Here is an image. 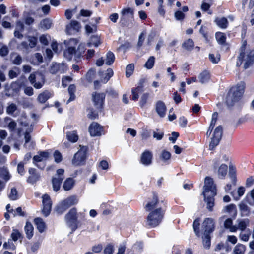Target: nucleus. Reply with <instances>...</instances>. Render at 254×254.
<instances>
[{"label": "nucleus", "instance_id": "6e6552de", "mask_svg": "<svg viewBox=\"0 0 254 254\" xmlns=\"http://www.w3.org/2000/svg\"><path fill=\"white\" fill-rule=\"evenodd\" d=\"M80 150L75 154L72 159V164L75 166H80L84 164L86 153L88 150L87 146L80 145Z\"/></svg>", "mask_w": 254, "mask_h": 254}, {"label": "nucleus", "instance_id": "2f4dec72", "mask_svg": "<svg viewBox=\"0 0 254 254\" xmlns=\"http://www.w3.org/2000/svg\"><path fill=\"white\" fill-rule=\"evenodd\" d=\"M75 181L72 178H67L64 183L63 188L65 190H71L74 186Z\"/></svg>", "mask_w": 254, "mask_h": 254}, {"label": "nucleus", "instance_id": "3c124183", "mask_svg": "<svg viewBox=\"0 0 254 254\" xmlns=\"http://www.w3.org/2000/svg\"><path fill=\"white\" fill-rule=\"evenodd\" d=\"M8 197L11 200H15L18 198V192L15 188H11Z\"/></svg>", "mask_w": 254, "mask_h": 254}, {"label": "nucleus", "instance_id": "cd10ccee", "mask_svg": "<svg viewBox=\"0 0 254 254\" xmlns=\"http://www.w3.org/2000/svg\"><path fill=\"white\" fill-rule=\"evenodd\" d=\"M215 22L218 26L222 29H226L228 25V21L225 17H217Z\"/></svg>", "mask_w": 254, "mask_h": 254}, {"label": "nucleus", "instance_id": "ddd939ff", "mask_svg": "<svg viewBox=\"0 0 254 254\" xmlns=\"http://www.w3.org/2000/svg\"><path fill=\"white\" fill-rule=\"evenodd\" d=\"M223 133V129L221 126H218L215 129L213 136L209 144V149L213 150L217 145H218L220 140L221 139Z\"/></svg>", "mask_w": 254, "mask_h": 254}, {"label": "nucleus", "instance_id": "9d476101", "mask_svg": "<svg viewBox=\"0 0 254 254\" xmlns=\"http://www.w3.org/2000/svg\"><path fill=\"white\" fill-rule=\"evenodd\" d=\"M64 169H59L57 170L56 175L52 178V187L56 192L60 190L62 182L64 179Z\"/></svg>", "mask_w": 254, "mask_h": 254}, {"label": "nucleus", "instance_id": "79ce46f5", "mask_svg": "<svg viewBox=\"0 0 254 254\" xmlns=\"http://www.w3.org/2000/svg\"><path fill=\"white\" fill-rule=\"evenodd\" d=\"M101 42L99 40V38L97 36H93L91 38L90 42L87 43L88 47H91L92 46L95 47H97L100 44Z\"/></svg>", "mask_w": 254, "mask_h": 254}, {"label": "nucleus", "instance_id": "0e129e2a", "mask_svg": "<svg viewBox=\"0 0 254 254\" xmlns=\"http://www.w3.org/2000/svg\"><path fill=\"white\" fill-rule=\"evenodd\" d=\"M29 45L30 48H34L36 46L37 42V39L33 36H29L28 37Z\"/></svg>", "mask_w": 254, "mask_h": 254}, {"label": "nucleus", "instance_id": "c756f323", "mask_svg": "<svg viewBox=\"0 0 254 254\" xmlns=\"http://www.w3.org/2000/svg\"><path fill=\"white\" fill-rule=\"evenodd\" d=\"M198 78L200 82L202 84L208 82L210 79V73L208 71L204 70L200 73Z\"/></svg>", "mask_w": 254, "mask_h": 254}, {"label": "nucleus", "instance_id": "69168bd1", "mask_svg": "<svg viewBox=\"0 0 254 254\" xmlns=\"http://www.w3.org/2000/svg\"><path fill=\"white\" fill-rule=\"evenodd\" d=\"M72 78L69 76H64L62 79V85L64 88L66 87L69 82H71Z\"/></svg>", "mask_w": 254, "mask_h": 254}, {"label": "nucleus", "instance_id": "052dcab7", "mask_svg": "<svg viewBox=\"0 0 254 254\" xmlns=\"http://www.w3.org/2000/svg\"><path fill=\"white\" fill-rule=\"evenodd\" d=\"M3 246L6 249L14 250L15 249V246L11 239H9L7 242H5Z\"/></svg>", "mask_w": 254, "mask_h": 254}, {"label": "nucleus", "instance_id": "aec40b11", "mask_svg": "<svg viewBox=\"0 0 254 254\" xmlns=\"http://www.w3.org/2000/svg\"><path fill=\"white\" fill-rule=\"evenodd\" d=\"M80 24L76 20H71L70 23L66 25V32L68 34H72L77 32L80 28Z\"/></svg>", "mask_w": 254, "mask_h": 254}, {"label": "nucleus", "instance_id": "c03bdc74", "mask_svg": "<svg viewBox=\"0 0 254 254\" xmlns=\"http://www.w3.org/2000/svg\"><path fill=\"white\" fill-rule=\"evenodd\" d=\"M85 47L80 45L77 50H76V61H78L81 59V57L83 56L85 52Z\"/></svg>", "mask_w": 254, "mask_h": 254}, {"label": "nucleus", "instance_id": "c9c22d12", "mask_svg": "<svg viewBox=\"0 0 254 254\" xmlns=\"http://www.w3.org/2000/svg\"><path fill=\"white\" fill-rule=\"evenodd\" d=\"M68 93L70 95L69 99L67 100L66 104H68L70 102L73 101L75 98L74 93L76 91V87L74 84L70 85L68 87Z\"/></svg>", "mask_w": 254, "mask_h": 254}, {"label": "nucleus", "instance_id": "37998d69", "mask_svg": "<svg viewBox=\"0 0 254 254\" xmlns=\"http://www.w3.org/2000/svg\"><path fill=\"white\" fill-rule=\"evenodd\" d=\"M229 175L231 179L232 182L234 185H235L237 181L236 170L235 168H234L232 166H229Z\"/></svg>", "mask_w": 254, "mask_h": 254}, {"label": "nucleus", "instance_id": "e433bc0d", "mask_svg": "<svg viewBox=\"0 0 254 254\" xmlns=\"http://www.w3.org/2000/svg\"><path fill=\"white\" fill-rule=\"evenodd\" d=\"M32 128H30V129H28L26 130L25 134H24V138H25V143L24 146L26 148H28V149H30V148H33V146H30L28 145V143L31 140V135L30 134V132L32 131Z\"/></svg>", "mask_w": 254, "mask_h": 254}, {"label": "nucleus", "instance_id": "c85d7f7f", "mask_svg": "<svg viewBox=\"0 0 254 254\" xmlns=\"http://www.w3.org/2000/svg\"><path fill=\"white\" fill-rule=\"evenodd\" d=\"M228 166L226 164H222L218 168V175L220 178L224 179L227 173Z\"/></svg>", "mask_w": 254, "mask_h": 254}, {"label": "nucleus", "instance_id": "680f3d73", "mask_svg": "<svg viewBox=\"0 0 254 254\" xmlns=\"http://www.w3.org/2000/svg\"><path fill=\"white\" fill-rule=\"evenodd\" d=\"M143 247V243L141 242H137L133 246L132 249L134 251L140 252L141 251Z\"/></svg>", "mask_w": 254, "mask_h": 254}, {"label": "nucleus", "instance_id": "a18cd8bd", "mask_svg": "<svg viewBox=\"0 0 254 254\" xmlns=\"http://www.w3.org/2000/svg\"><path fill=\"white\" fill-rule=\"evenodd\" d=\"M224 211L232 214L235 216L237 214L236 207L235 204H231L229 205L226 206L224 209Z\"/></svg>", "mask_w": 254, "mask_h": 254}, {"label": "nucleus", "instance_id": "412c9836", "mask_svg": "<svg viewBox=\"0 0 254 254\" xmlns=\"http://www.w3.org/2000/svg\"><path fill=\"white\" fill-rule=\"evenodd\" d=\"M166 106L164 103L161 101L157 102L156 111L160 117H164L166 114Z\"/></svg>", "mask_w": 254, "mask_h": 254}, {"label": "nucleus", "instance_id": "2eb2a0df", "mask_svg": "<svg viewBox=\"0 0 254 254\" xmlns=\"http://www.w3.org/2000/svg\"><path fill=\"white\" fill-rule=\"evenodd\" d=\"M67 70V66L64 63H54L50 66L49 71L53 74L63 73Z\"/></svg>", "mask_w": 254, "mask_h": 254}, {"label": "nucleus", "instance_id": "423d86ee", "mask_svg": "<svg viewBox=\"0 0 254 254\" xmlns=\"http://www.w3.org/2000/svg\"><path fill=\"white\" fill-rule=\"evenodd\" d=\"M134 20L133 9L128 7L124 8L121 11L120 17L121 24L123 26H128L130 23H132Z\"/></svg>", "mask_w": 254, "mask_h": 254}, {"label": "nucleus", "instance_id": "5fc2aeb1", "mask_svg": "<svg viewBox=\"0 0 254 254\" xmlns=\"http://www.w3.org/2000/svg\"><path fill=\"white\" fill-rule=\"evenodd\" d=\"M248 232H241L239 234L240 239L245 242H247L249 241L250 236V229H248Z\"/></svg>", "mask_w": 254, "mask_h": 254}, {"label": "nucleus", "instance_id": "6ab92c4d", "mask_svg": "<svg viewBox=\"0 0 254 254\" xmlns=\"http://www.w3.org/2000/svg\"><path fill=\"white\" fill-rule=\"evenodd\" d=\"M28 172L30 176L28 177L27 180L28 183L34 184L40 180V174L37 172L35 168H30Z\"/></svg>", "mask_w": 254, "mask_h": 254}, {"label": "nucleus", "instance_id": "4468645a", "mask_svg": "<svg viewBox=\"0 0 254 254\" xmlns=\"http://www.w3.org/2000/svg\"><path fill=\"white\" fill-rule=\"evenodd\" d=\"M43 209L42 213L45 216H47L49 215L51 212L52 207V201L50 196L48 194H44L43 197Z\"/></svg>", "mask_w": 254, "mask_h": 254}, {"label": "nucleus", "instance_id": "7c9ffc66", "mask_svg": "<svg viewBox=\"0 0 254 254\" xmlns=\"http://www.w3.org/2000/svg\"><path fill=\"white\" fill-rule=\"evenodd\" d=\"M34 222L39 232H43L45 229L46 226L43 219L40 218H35Z\"/></svg>", "mask_w": 254, "mask_h": 254}, {"label": "nucleus", "instance_id": "b1692460", "mask_svg": "<svg viewBox=\"0 0 254 254\" xmlns=\"http://www.w3.org/2000/svg\"><path fill=\"white\" fill-rule=\"evenodd\" d=\"M52 96V94L50 92L45 90L38 95L37 100L41 103H45Z\"/></svg>", "mask_w": 254, "mask_h": 254}, {"label": "nucleus", "instance_id": "a211bd4d", "mask_svg": "<svg viewBox=\"0 0 254 254\" xmlns=\"http://www.w3.org/2000/svg\"><path fill=\"white\" fill-rule=\"evenodd\" d=\"M102 129V127L96 122H93L89 127V132L92 136H100Z\"/></svg>", "mask_w": 254, "mask_h": 254}, {"label": "nucleus", "instance_id": "5701e85b", "mask_svg": "<svg viewBox=\"0 0 254 254\" xmlns=\"http://www.w3.org/2000/svg\"><path fill=\"white\" fill-rule=\"evenodd\" d=\"M143 81H140L139 83L138 86L135 88H132L131 93L132 95V99L134 101H136L138 99V93L143 91Z\"/></svg>", "mask_w": 254, "mask_h": 254}, {"label": "nucleus", "instance_id": "a878e982", "mask_svg": "<svg viewBox=\"0 0 254 254\" xmlns=\"http://www.w3.org/2000/svg\"><path fill=\"white\" fill-rule=\"evenodd\" d=\"M239 207L241 216H248L250 214V208L245 203L241 202L239 204Z\"/></svg>", "mask_w": 254, "mask_h": 254}, {"label": "nucleus", "instance_id": "f704fd0d", "mask_svg": "<svg viewBox=\"0 0 254 254\" xmlns=\"http://www.w3.org/2000/svg\"><path fill=\"white\" fill-rule=\"evenodd\" d=\"M115 55L113 52L109 51L106 55V58L104 60L105 64L108 65H111L115 61Z\"/></svg>", "mask_w": 254, "mask_h": 254}, {"label": "nucleus", "instance_id": "603ef678", "mask_svg": "<svg viewBox=\"0 0 254 254\" xmlns=\"http://www.w3.org/2000/svg\"><path fill=\"white\" fill-rule=\"evenodd\" d=\"M113 70L111 68H108L106 71V73L105 74V77L102 80V82L104 83H107L113 75Z\"/></svg>", "mask_w": 254, "mask_h": 254}, {"label": "nucleus", "instance_id": "864d4df0", "mask_svg": "<svg viewBox=\"0 0 254 254\" xmlns=\"http://www.w3.org/2000/svg\"><path fill=\"white\" fill-rule=\"evenodd\" d=\"M199 226V219H196L193 222V228L196 235L198 237L200 236Z\"/></svg>", "mask_w": 254, "mask_h": 254}, {"label": "nucleus", "instance_id": "e2e57ef3", "mask_svg": "<svg viewBox=\"0 0 254 254\" xmlns=\"http://www.w3.org/2000/svg\"><path fill=\"white\" fill-rule=\"evenodd\" d=\"M245 191V189L244 188V187H239L238 190H237V193H238V196H233L234 199L235 200H239L240 198L244 195Z\"/></svg>", "mask_w": 254, "mask_h": 254}, {"label": "nucleus", "instance_id": "774afa93", "mask_svg": "<svg viewBox=\"0 0 254 254\" xmlns=\"http://www.w3.org/2000/svg\"><path fill=\"white\" fill-rule=\"evenodd\" d=\"M174 16L177 20H182L185 18V14L182 11L180 10L176 11L175 12Z\"/></svg>", "mask_w": 254, "mask_h": 254}, {"label": "nucleus", "instance_id": "473e14b6", "mask_svg": "<svg viewBox=\"0 0 254 254\" xmlns=\"http://www.w3.org/2000/svg\"><path fill=\"white\" fill-rule=\"evenodd\" d=\"M26 237L28 239H30L33 236V227L30 222H27L24 228Z\"/></svg>", "mask_w": 254, "mask_h": 254}, {"label": "nucleus", "instance_id": "7ed1b4c3", "mask_svg": "<svg viewBox=\"0 0 254 254\" xmlns=\"http://www.w3.org/2000/svg\"><path fill=\"white\" fill-rule=\"evenodd\" d=\"M245 88L243 82L238 83L236 86L232 87L228 92L226 97V104L228 106H233L239 101L243 95Z\"/></svg>", "mask_w": 254, "mask_h": 254}, {"label": "nucleus", "instance_id": "4be33fe9", "mask_svg": "<svg viewBox=\"0 0 254 254\" xmlns=\"http://www.w3.org/2000/svg\"><path fill=\"white\" fill-rule=\"evenodd\" d=\"M237 225L236 226V231L240 230L244 231L250 224V220L246 218L243 219H238L237 220Z\"/></svg>", "mask_w": 254, "mask_h": 254}, {"label": "nucleus", "instance_id": "58836bf2", "mask_svg": "<svg viewBox=\"0 0 254 254\" xmlns=\"http://www.w3.org/2000/svg\"><path fill=\"white\" fill-rule=\"evenodd\" d=\"M182 46L188 51H191L194 46V44L191 39H188L183 43Z\"/></svg>", "mask_w": 254, "mask_h": 254}, {"label": "nucleus", "instance_id": "0eeeda50", "mask_svg": "<svg viewBox=\"0 0 254 254\" xmlns=\"http://www.w3.org/2000/svg\"><path fill=\"white\" fill-rule=\"evenodd\" d=\"M77 43L78 40L74 38L70 39L66 42L67 48L64 51V56L68 61H70L73 56L76 60L75 46Z\"/></svg>", "mask_w": 254, "mask_h": 254}, {"label": "nucleus", "instance_id": "f03ea898", "mask_svg": "<svg viewBox=\"0 0 254 254\" xmlns=\"http://www.w3.org/2000/svg\"><path fill=\"white\" fill-rule=\"evenodd\" d=\"M216 194V188L214 185L213 179L209 177H206L204 181L203 195L204 200L207 203V208L210 211L212 210L214 205V196Z\"/></svg>", "mask_w": 254, "mask_h": 254}, {"label": "nucleus", "instance_id": "ea45409f", "mask_svg": "<svg viewBox=\"0 0 254 254\" xmlns=\"http://www.w3.org/2000/svg\"><path fill=\"white\" fill-rule=\"evenodd\" d=\"M246 251V246L242 244H238L234 249V254H244Z\"/></svg>", "mask_w": 254, "mask_h": 254}, {"label": "nucleus", "instance_id": "4c0bfd02", "mask_svg": "<svg viewBox=\"0 0 254 254\" xmlns=\"http://www.w3.org/2000/svg\"><path fill=\"white\" fill-rule=\"evenodd\" d=\"M41 28L44 30L50 29L52 26V20L49 18L43 19L40 23Z\"/></svg>", "mask_w": 254, "mask_h": 254}, {"label": "nucleus", "instance_id": "a19ab883", "mask_svg": "<svg viewBox=\"0 0 254 254\" xmlns=\"http://www.w3.org/2000/svg\"><path fill=\"white\" fill-rule=\"evenodd\" d=\"M215 37L218 43L220 44H224L226 42V35L221 32H217L215 34Z\"/></svg>", "mask_w": 254, "mask_h": 254}, {"label": "nucleus", "instance_id": "49530a36", "mask_svg": "<svg viewBox=\"0 0 254 254\" xmlns=\"http://www.w3.org/2000/svg\"><path fill=\"white\" fill-rule=\"evenodd\" d=\"M12 62L14 64L20 65L22 62V57L17 54H13L11 56Z\"/></svg>", "mask_w": 254, "mask_h": 254}, {"label": "nucleus", "instance_id": "9b49d317", "mask_svg": "<svg viewBox=\"0 0 254 254\" xmlns=\"http://www.w3.org/2000/svg\"><path fill=\"white\" fill-rule=\"evenodd\" d=\"M78 203V199L75 196H71L64 200L58 207L57 211L62 213L67 208Z\"/></svg>", "mask_w": 254, "mask_h": 254}, {"label": "nucleus", "instance_id": "f257e3e1", "mask_svg": "<svg viewBox=\"0 0 254 254\" xmlns=\"http://www.w3.org/2000/svg\"><path fill=\"white\" fill-rule=\"evenodd\" d=\"M167 208V203L159 201L156 194H153L152 199L149 200L144 206L146 211L149 212L146 224L150 228L158 226L162 221Z\"/></svg>", "mask_w": 254, "mask_h": 254}, {"label": "nucleus", "instance_id": "39448f33", "mask_svg": "<svg viewBox=\"0 0 254 254\" xmlns=\"http://www.w3.org/2000/svg\"><path fill=\"white\" fill-rule=\"evenodd\" d=\"M77 212L75 208H73L65 216V220L67 226L71 229V233L78 228Z\"/></svg>", "mask_w": 254, "mask_h": 254}, {"label": "nucleus", "instance_id": "bf43d9fd", "mask_svg": "<svg viewBox=\"0 0 254 254\" xmlns=\"http://www.w3.org/2000/svg\"><path fill=\"white\" fill-rule=\"evenodd\" d=\"M134 66L133 64H131L127 65L126 67V76L127 77H130L133 72Z\"/></svg>", "mask_w": 254, "mask_h": 254}, {"label": "nucleus", "instance_id": "dca6fc26", "mask_svg": "<svg viewBox=\"0 0 254 254\" xmlns=\"http://www.w3.org/2000/svg\"><path fill=\"white\" fill-rule=\"evenodd\" d=\"M202 228L204 231V234L209 235L214 229V222L210 218H206L203 221Z\"/></svg>", "mask_w": 254, "mask_h": 254}, {"label": "nucleus", "instance_id": "1a4fd4ad", "mask_svg": "<svg viewBox=\"0 0 254 254\" xmlns=\"http://www.w3.org/2000/svg\"><path fill=\"white\" fill-rule=\"evenodd\" d=\"M28 79L36 89L41 88L45 81L44 75L39 72L31 73L29 76Z\"/></svg>", "mask_w": 254, "mask_h": 254}, {"label": "nucleus", "instance_id": "338daca9", "mask_svg": "<svg viewBox=\"0 0 254 254\" xmlns=\"http://www.w3.org/2000/svg\"><path fill=\"white\" fill-rule=\"evenodd\" d=\"M85 30L88 34L93 33L96 31V26L95 24H93L92 26L86 25L85 26Z\"/></svg>", "mask_w": 254, "mask_h": 254}, {"label": "nucleus", "instance_id": "de8ad7c7", "mask_svg": "<svg viewBox=\"0 0 254 254\" xmlns=\"http://www.w3.org/2000/svg\"><path fill=\"white\" fill-rule=\"evenodd\" d=\"M17 109V106L14 103H9L6 108V113L8 115H13L14 112Z\"/></svg>", "mask_w": 254, "mask_h": 254}, {"label": "nucleus", "instance_id": "8fccbe9b", "mask_svg": "<svg viewBox=\"0 0 254 254\" xmlns=\"http://www.w3.org/2000/svg\"><path fill=\"white\" fill-rule=\"evenodd\" d=\"M11 238L14 241H16L18 239H22L23 238L21 233L17 230L13 229L11 234Z\"/></svg>", "mask_w": 254, "mask_h": 254}, {"label": "nucleus", "instance_id": "bb28decb", "mask_svg": "<svg viewBox=\"0 0 254 254\" xmlns=\"http://www.w3.org/2000/svg\"><path fill=\"white\" fill-rule=\"evenodd\" d=\"M66 137L68 141L72 143H75L78 140V135L76 131L66 132Z\"/></svg>", "mask_w": 254, "mask_h": 254}, {"label": "nucleus", "instance_id": "20e7f679", "mask_svg": "<svg viewBox=\"0 0 254 254\" xmlns=\"http://www.w3.org/2000/svg\"><path fill=\"white\" fill-rule=\"evenodd\" d=\"M244 50L245 46L243 45L241 48L240 53L238 57L236 65L240 66L243 62H245L244 68L247 69L254 61V50L250 51L249 53H247V54L245 53Z\"/></svg>", "mask_w": 254, "mask_h": 254}, {"label": "nucleus", "instance_id": "f8f14e48", "mask_svg": "<svg viewBox=\"0 0 254 254\" xmlns=\"http://www.w3.org/2000/svg\"><path fill=\"white\" fill-rule=\"evenodd\" d=\"M106 95L104 93L93 92L92 100L95 108L99 111H102L104 108V101Z\"/></svg>", "mask_w": 254, "mask_h": 254}, {"label": "nucleus", "instance_id": "09e8293b", "mask_svg": "<svg viewBox=\"0 0 254 254\" xmlns=\"http://www.w3.org/2000/svg\"><path fill=\"white\" fill-rule=\"evenodd\" d=\"M5 122H7L8 121H10V122L8 124V127L10 131H13L15 130V128L17 126V123L10 118L6 117L5 119Z\"/></svg>", "mask_w": 254, "mask_h": 254}, {"label": "nucleus", "instance_id": "4d7b16f0", "mask_svg": "<svg viewBox=\"0 0 254 254\" xmlns=\"http://www.w3.org/2000/svg\"><path fill=\"white\" fill-rule=\"evenodd\" d=\"M154 62L155 57L154 56L150 57L145 64V67L147 69H151L154 66Z\"/></svg>", "mask_w": 254, "mask_h": 254}, {"label": "nucleus", "instance_id": "f3484780", "mask_svg": "<svg viewBox=\"0 0 254 254\" xmlns=\"http://www.w3.org/2000/svg\"><path fill=\"white\" fill-rule=\"evenodd\" d=\"M153 154L151 151L146 150L141 155L140 162L145 166H149L152 163Z\"/></svg>", "mask_w": 254, "mask_h": 254}, {"label": "nucleus", "instance_id": "72a5a7b5", "mask_svg": "<svg viewBox=\"0 0 254 254\" xmlns=\"http://www.w3.org/2000/svg\"><path fill=\"white\" fill-rule=\"evenodd\" d=\"M224 226L226 229H229L231 232H236V226L233 225V221L231 218L227 219L224 221Z\"/></svg>", "mask_w": 254, "mask_h": 254}, {"label": "nucleus", "instance_id": "6e6d98bb", "mask_svg": "<svg viewBox=\"0 0 254 254\" xmlns=\"http://www.w3.org/2000/svg\"><path fill=\"white\" fill-rule=\"evenodd\" d=\"M212 0H204L201 4V9L203 11H207L211 6Z\"/></svg>", "mask_w": 254, "mask_h": 254}, {"label": "nucleus", "instance_id": "393cba45", "mask_svg": "<svg viewBox=\"0 0 254 254\" xmlns=\"http://www.w3.org/2000/svg\"><path fill=\"white\" fill-rule=\"evenodd\" d=\"M171 157V154L169 151L163 150L159 155V159L165 164H169Z\"/></svg>", "mask_w": 254, "mask_h": 254}, {"label": "nucleus", "instance_id": "13d9d810", "mask_svg": "<svg viewBox=\"0 0 254 254\" xmlns=\"http://www.w3.org/2000/svg\"><path fill=\"white\" fill-rule=\"evenodd\" d=\"M204 237L203 238V244L204 247L206 249H209L210 247V237L209 235L204 234Z\"/></svg>", "mask_w": 254, "mask_h": 254}]
</instances>
